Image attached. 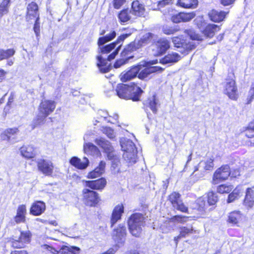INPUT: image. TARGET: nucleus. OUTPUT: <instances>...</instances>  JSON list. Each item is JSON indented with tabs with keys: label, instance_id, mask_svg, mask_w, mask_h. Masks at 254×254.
Listing matches in <instances>:
<instances>
[{
	"label": "nucleus",
	"instance_id": "nucleus-13",
	"mask_svg": "<svg viewBox=\"0 0 254 254\" xmlns=\"http://www.w3.org/2000/svg\"><path fill=\"white\" fill-rule=\"evenodd\" d=\"M38 170L46 176H51L53 173L54 166L53 163L48 160L40 159L37 160Z\"/></svg>",
	"mask_w": 254,
	"mask_h": 254
},
{
	"label": "nucleus",
	"instance_id": "nucleus-20",
	"mask_svg": "<svg viewBox=\"0 0 254 254\" xmlns=\"http://www.w3.org/2000/svg\"><path fill=\"white\" fill-rule=\"evenodd\" d=\"M107 184L106 180L101 178L95 181H88L86 182V186L93 190H103Z\"/></svg>",
	"mask_w": 254,
	"mask_h": 254
},
{
	"label": "nucleus",
	"instance_id": "nucleus-61",
	"mask_svg": "<svg viewBox=\"0 0 254 254\" xmlns=\"http://www.w3.org/2000/svg\"><path fill=\"white\" fill-rule=\"evenodd\" d=\"M197 203L199 206L200 209H203L206 206V202L203 197H199L197 200Z\"/></svg>",
	"mask_w": 254,
	"mask_h": 254
},
{
	"label": "nucleus",
	"instance_id": "nucleus-2",
	"mask_svg": "<svg viewBox=\"0 0 254 254\" xmlns=\"http://www.w3.org/2000/svg\"><path fill=\"white\" fill-rule=\"evenodd\" d=\"M124 159L129 164L132 165L136 162L137 149L134 143L127 138H122L120 141Z\"/></svg>",
	"mask_w": 254,
	"mask_h": 254
},
{
	"label": "nucleus",
	"instance_id": "nucleus-41",
	"mask_svg": "<svg viewBox=\"0 0 254 254\" xmlns=\"http://www.w3.org/2000/svg\"><path fill=\"white\" fill-rule=\"evenodd\" d=\"M140 47V45L138 43H136L135 41L134 42L131 43L129 45H128L126 48H125L124 50L122 52V56H127L129 53H131L137 49H138Z\"/></svg>",
	"mask_w": 254,
	"mask_h": 254
},
{
	"label": "nucleus",
	"instance_id": "nucleus-31",
	"mask_svg": "<svg viewBox=\"0 0 254 254\" xmlns=\"http://www.w3.org/2000/svg\"><path fill=\"white\" fill-rule=\"evenodd\" d=\"M195 232V231L193 230L192 227H183L180 228V234L174 238V241L176 242V245L181 238H185Z\"/></svg>",
	"mask_w": 254,
	"mask_h": 254
},
{
	"label": "nucleus",
	"instance_id": "nucleus-47",
	"mask_svg": "<svg viewBox=\"0 0 254 254\" xmlns=\"http://www.w3.org/2000/svg\"><path fill=\"white\" fill-rule=\"evenodd\" d=\"M99 46V53L101 54L109 53L112 50L116 47V43H112L105 46Z\"/></svg>",
	"mask_w": 254,
	"mask_h": 254
},
{
	"label": "nucleus",
	"instance_id": "nucleus-33",
	"mask_svg": "<svg viewBox=\"0 0 254 254\" xmlns=\"http://www.w3.org/2000/svg\"><path fill=\"white\" fill-rule=\"evenodd\" d=\"M83 150L85 153L92 156H98L100 154L98 148L91 143H85Z\"/></svg>",
	"mask_w": 254,
	"mask_h": 254
},
{
	"label": "nucleus",
	"instance_id": "nucleus-64",
	"mask_svg": "<svg viewBox=\"0 0 254 254\" xmlns=\"http://www.w3.org/2000/svg\"><path fill=\"white\" fill-rule=\"evenodd\" d=\"M250 94H251V97L248 101V104L251 103L253 99L254 98V85L250 91Z\"/></svg>",
	"mask_w": 254,
	"mask_h": 254
},
{
	"label": "nucleus",
	"instance_id": "nucleus-26",
	"mask_svg": "<svg viewBox=\"0 0 254 254\" xmlns=\"http://www.w3.org/2000/svg\"><path fill=\"white\" fill-rule=\"evenodd\" d=\"M105 166V162L103 161H101L98 167H97L94 170L88 173L87 176L88 178L95 179L100 177L104 173Z\"/></svg>",
	"mask_w": 254,
	"mask_h": 254
},
{
	"label": "nucleus",
	"instance_id": "nucleus-59",
	"mask_svg": "<svg viewBox=\"0 0 254 254\" xmlns=\"http://www.w3.org/2000/svg\"><path fill=\"white\" fill-rule=\"evenodd\" d=\"M33 29L35 34L37 36H38L40 33L39 17H37V19H36Z\"/></svg>",
	"mask_w": 254,
	"mask_h": 254
},
{
	"label": "nucleus",
	"instance_id": "nucleus-44",
	"mask_svg": "<svg viewBox=\"0 0 254 254\" xmlns=\"http://www.w3.org/2000/svg\"><path fill=\"white\" fill-rule=\"evenodd\" d=\"M47 117V116H45L39 113V114H38L33 121L32 124H31L32 129H34L36 127L44 124Z\"/></svg>",
	"mask_w": 254,
	"mask_h": 254
},
{
	"label": "nucleus",
	"instance_id": "nucleus-10",
	"mask_svg": "<svg viewBox=\"0 0 254 254\" xmlns=\"http://www.w3.org/2000/svg\"><path fill=\"white\" fill-rule=\"evenodd\" d=\"M224 92L229 98L232 100H236L238 98L237 87L235 81L233 79H228L224 86Z\"/></svg>",
	"mask_w": 254,
	"mask_h": 254
},
{
	"label": "nucleus",
	"instance_id": "nucleus-34",
	"mask_svg": "<svg viewBox=\"0 0 254 254\" xmlns=\"http://www.w3.org/2000/svg\"><path fill=\"white\" fill-rule=\"evenodd\" d=\"M97 65L101 72L106 73L110 70V67L106 59H103L101 55H99L97 56Z\"/></svg>",
	"mask_w": 254,
	"mask_h": 254
},
{
	"label": "nucleus",
	"instance_id": "nucleus-14",
	"mask_svg": "<svg viewBox=\"0 0 254 254\" xmlns=\"http://www.w3.org/2000/svg\"><path fill=\"white\" fill-rule=\"evenodd\" d=\"M168 199L174 208L183 212L187 211L188 207L184 205L180 199V194L179 193L176 192H172L169 196Z\"/></svg>",
	"mask_w": 254,
	"mask_h": 254
},
{
	"label": "nucleus",
	"instance_id": "nucleus-42",
	"mask_svg": "<svg viewBox=\"0 0 254 254\" xmlns=\"http://www.w3.org/2000/svg\"><path fill=\"white\" fill-rule=\"evenodd\" d=\"M145 105L149 107V108L151 110V111L154 113H156L157 111V101L155 98V96H153L151 98H149L148 100L145 101Z\"/></svg>",
	"mask_w": 254,
	"mask_h": 254
},
{
	"label": "nucleus",
	"instance_id": "nucleus-43",
	"mask_svg": "<svg viewBox=\"0 0 254 254\" xmlns=\"http://www.w3.org/2000/svg\"><path fill=\"white\" fill-rule=\"evenodd\" d=\"M116 36V33L115 31H112L110 34L105 36L100 37L98 39V45L99 46L103 45L106 43L113 40Z\"/></svg>",
	"mask_w": 254,
	"mask_h": 254
},
{
	"label": "nucleus",
	"instance_id": "nucleus-4",
	"mask_svg": "<svg viewBox=\"0 0 254 254\" xmlns=\"http://www.w3.org/2000/svg\"><path fill=\"white\" fill-rule=\"evenodd\" d=\"M157 63V60L149 62H142L136 65L138 68V77L140 79L146 78L150 74L159 71H162L164 68L158 66H151Z\"/></svg>",
	"mask_w": 254,
	"mask_h": 254
},
{
	"label": "nucleus",
	"instance_id": "nucleus-37",
	"mask_svg": "<svg viewBox=\"0 0 254 254\" xmlns=\"http://www.w3.org/2000/svg\"><path fill=\"white\" fill-rule=\"evenodd\" d=\"M197 4V0H178L177 2V5L186 8H194Z\"/></svg>",
	"mask_w": 254,
	"mask_h": 254
},
{
	"label": "nucleus",
	"instance_id": "nucleus-39",
	"mask_svg": "<svg viewBox=\"0 0 254 254\" xmlns=\"http://www.w3.org/2000/svg\"><path fill=\"white\" fill-rule=\"evenodd\" d=\"M18 132L17 128H10L5 129L0 135L1 138L3 140L9 141L11 136L16 134Z\"/></svg>",
	"mask_w": 254,
	"mask_h": 254
},
{
	"label": "nucleus",
	"instance_id": "nucleus-7",
	"mask_svg": "<svg viewBox=\"0 0 254 254\" xmlns=\"http://www.w3.org/2000/svg\"><path fill=\"white\" fill-rule=\"evenodd\" d=\"M31 234L29 231H21L20 235L18 239H12L11 244L14 248H22L30 242Z\"/></svg>",
	"mask_w": 254,
	"mask_h": 254
},
{
	"label": "nucleus",
	"instance_id": "nucleus-54",
	"mask_svg": "<svg viewBox=\"0 0 254 254\" xmlns=\"http://www.w3.org/2000/svg\"><path fill=\"white\" fill-rule=\"evenodd\" d=\"M233 187L232 186L221 185L217 188V191L220 193H228L233 189Z\"/></svg>",
	"mask_w": 254,
	"mask_h": 254
},
{
	"label": "nucleus",
	"instance_id": "nucleus-8",
	"mask_svg": "<svg viewBox=\"0 0 254 254\" xmlns=\"http://www.w3.org/2000/svg\"><path fill=\"white\" fill-rule=\"evenodd\" d=\"M44 248L53 254H78L80 251L79 248L70 246H63L59 250L48 245H45Z\"/></svg>",
	"mask_w": 254,
	"mask_h": 254
},
{
	"label": "nucleus",
	"instance_id": "nucleus-27",
	"mask_svg": "<svg viewBox=\"0 0 254 254\" xmlns=\"http://www.w3.org/2000/svg\"><path fill=\"white\" fill-rule=\"evenodd\" d=\"M70 164L79 169H84L88 165L89 161L86 157H84L81 161L76 157H73L70 160Z\"/></svg>",
	"mask_w": 254,
	"mask_h": 254
},
{
	"label": "nucleus",
	"instance_id": "nucleus-17",
	"mask_svg": "<svg viewBox=\"0 0 254 254\" xmlns=\"http://www.w3.org/2000/svg\"><path fill=\"white\" fill-rule=\"evenodd\" d=\"M131 13L132 15L138 17H145L146 14L145 7L138 0H134L132 2Z\"/></svg>",
	"mask_w": 254,
	"mask_h": 254
},
{
	"label": "nucleus",
	"instance_id": "nucleus-51",
	"mask_svg": "<svg viewBox=\"0 0 254 254\" xmlns=\"http://www.w3.org/2000/svg\"><path fill=\"white\" fill-rule=\"evenodd\" d=\"M194 21L199 29H203L207 26V23L202 16L197 17Z\"/></svg>",
	"mask_w": 254,
	"mask_h": 254
},
{
	"label": "nucleus",
	"instance_id": "nucleus-16",
	"mask_svg": "<svg viewBox=\"0 0 254 254\" xmlns=\"http://www.w3.org/2000/svg\"><path fill=\"white\" fill-rule=\"evenodd\" d=\"M138 70L136 65L132 66L128 71L122 72L120 75L121 80L122 82H127L132 79L136 77Z\"/></svg>",
	"mask_w": 254,
	"mask_h": 254
},
{
	"label": "nucleus",
	"instance_id": "nucleus-32",
	"mask_svg": "<svg viewBox=\"0 0 254 254\" xmlns=\"http://www.w3.org/2000/svg\"><path fill=\"white\" fill-rule=\"evenodd\" d=\"M21 155L27 159L32 158L35 156L34 148L31 146H23L20 149Z\"/></svg>",
	"mask_w": 254,
	"mask_h": 254
},
{
	"label": "nucleus",
	"instance_id": "nucleus-9",
	"mask_svg": "<svg viewBox=\"0 0 254 254\" xmlns=\"http://www.w3.org/2000/svg\"><path fill=\"white\" fill-rule=\"evenodd\" d=\"M83 199L85 204L89 206H95L99 201L98 194L87 189L83 190Z\"/></svg>",
	"mask_w": 254,
	"mask_h": 254
},
{
	"label": "nucleus",
	"instance_id": "nucleus-29",
	"mask_svg": "<svg viewBox=\"0 0 254 254\" xmlns=\"http://www.w3.org/2000/svg\"><path fill=\"white\" fill-rule=\"evenodd\" d=\"M181 59L180 56L176 53H172L166 55L164 58L160 60V63L165 64L176 63Z\"/></svg>",
	"mask_w": 254,
	"mask_h": 254
},
{
	"label": "nucleus",
	"instance_id": "nucleus-62",
	"mask_svg": "<svg viewBox=\"0 0 254 254\" xmlns=\"http://www.w3.org/2000/svg\"><path fill=\"white\" fill-rule=\"evenodd\" d=\"M121 45H120L117 48V49L115 50V51L113 53H112L111 54H110L108 57V60L109 61H111L113 59H114L116 56L117 55V54L118 53L120 49V48H121Z\"/></svg>",
	"mask_w": 254,
	"mask_h": 254
},
{
	"label": "nucleus",
	"instance_id": "nucleus-3",
	"mask_svg": "<svg viewBox=\"0 0 254 254\" xmlns=\"http://www.w3.org/2000/svg\"><path fill=\"white\" fill-rule=\"evenodd\" d=\"M144 217L142 214L135 213L131 215L128 220L130 233L135 237H139L144 226Z\"/></svg>",
	"mask_w": 254,
	"mask_h": 254
},
{
	"label": "nucleus",
	"instance_id": "nucleus-56",
	"mask_svg": "<svg viewBox=\"0 0 254 254\" xmlns=\"http://www.w3.org/2000/svg\"><path fill=\"white\" fill-rule=\"evenodd\" d=\"M195 16L194 12L184 13L182 12V22H188L191 20Z\"/></svg>",
	"mask_w": 254,
	"mask_h": 254
},
{
	"label": "nucleus",
	"instance_id": "nucleus-30",
	"mask_svg": "<svg viewBox=\"0 0 254 254\" xmlns=\"http://www.w3.org/2000/svg\"><path fill=\"white\" fill-rule=\"evenodd\" d=\"M227 13L222 11L212 10L209 13L210 19L215 22H220L225 18Z\"/></svg>",
	"mask_w": 254,
	"mask_h": 254
},
{
	"label": "nucleus",
	"instance_id": "nucleus-23",
	"mask_svg": "<svg viewBox=\"0 0 254 254\" xmlns=\"http://www.w3.org/2000/svg\"><path fill=\"white\" fill-rule=\"evenodd\" d=\"M214 167L213 159L212 158H206L199 163L198 167H195L193 173L199 169L201 171H211Z\"/></svg>",
	"mask_w": 254,
	"mask_h": 254
},
{
	"label": "nucleus",
	"instance_id": "nucleus-25",
	"mask_svg": "<svg viewBox=\"0 0 254 254\" xmlns=\"http://www.w3.org/2000/svg\"><path fill=\"white\" fill-rule=\"evenodd\" d=\"M27 214L26 207L25 205H19L17 209L16 215L14 217V221L16 223H24L26 219Z\"/></svg>",
	"mask_w": 254,
	"mask_h": 254
},
{
	"label": "nucleus",
	"instance_id": "nucleus-60",
	"mask_svg": "<svg viewBox=\"0 0 254 254\" xmlns=\"http://www.w3.org/2000/svg\"><path fill=\"white\" fill-rule=\"evenodd\" d=\"M126 2V0H113V3L115 8H120Z\"/></svg>",
	"mask_w": 254,
	"mask_h": 254
},
{
	"label": "nucleus",
	"instance_id": "nucleus-52",
	"mask_svg": "<svg viewBox=\"0 0 254 254\" xmlns=\"http://www.w3.org/2000/svg\"><path fill=\"white\" fill-rule=\"evenodd\" d=\"M185 32L189 36L191 40L201 41L202 39L200 36L196 34L192 30H186Z\"/></svg>",
	"mask_w": 254,
	"mask_h": 254
},
{
	"label": "nucleus",
	"instance_id": "nucleus-50",
	"mask_svg": "<svg viewBox=\"0 0 254 254\" xmlns=\"http://www.w3.org/2000/svg\"><path fill=\"white\" fill-rule=\"evenodd\" d=\"M179 27L178 26H163L162 28L163 32L166 35H171L179 31Z\"/></svg>",
	"mask_w": 254,
	"mask_h": 254
},
{
	"label": "nucleus",
	"instance_id": "nucleus-28",
	"mask_svg": "<svg viewBox=\"0 0 254 254\" xmlns=\"http://www.w3.org/2000/svg\"><path fill=\"white\" fill-rule=\"evenodd\" d=\"M244 204L249 208H251L254 205V191L251 188H248L247 190Z\"/></svg>",
	"mask_w": 254,
	"mask_h": 254
},
{
	"label": "nucleus",
	"instance_id": "nucleus-6",
	"mask_svg": "<svg viewBox=\"0 0 254 254\" xmlns=\"http://www.w3.org/2000/svg\"><path fill=\"white\" fill-rule=\"evenodd\" d=\"M97 117L95 121H93V124L97 125L98 123H110L114 124L119 119V116L117 114L114 113L112 115H109V113L103 110H98L97 112Z\"/></svg>",
	"mask_w": 254,
	"mask_h": 254
},
{
	"label": "nucleus",
	"instance_id": "nucleus-12",
	"mask_svg": "<svg viewBox=\"0 0 254 254\" xmlns=\"http://www.w3.org/2000/svg\"><path fill=\"white\" fill-rule=\"evenodd\" d=\"M230 175V167L225 165L216 170L213 175V183L216 184L219 181L226 180Z\"/></svg>",
	"mask_w": 254,
	"mask_h": 254
},
{
	"label": "nucleus",
	"instance_id": "nucleus-58",
	"mask_svg": "<svg viewBox=\"0 0 254 254\" xmlns=\"http://www.w3.org/2000/svg\"><path fill=\"white\" fill-rule=\"evenodd\" d=\"M131 58V57L129 56L127 57L125 59H121L117 60L114 64V67L116 68L120 67L121 66L125 64L127 62L128 60L130 59Z\"/></svg>",
	"mask_w": 254,
	"mask_h": 254
},
{
	"label": "nucleus",
	"instance_id": "nucleus-21",
	"mask_svg": "<svg viewBox=\"0 0 254 254\" xmlns=\"http://www.w3.org/2000/svg\"><path fill=\"white\" fill-rule=\"evenodd\" d=\"M45 209V203L41 201H37L32 204L30 208V213L35 216H39L43 213Z\"/></svg>",
	"mask_w": 254,
	"mask_h": 254
},
{
	"label": "nucleus",
	"instance_id": "nucleus-53",
	"mask_svg": "<svg viewBox=\"0 0 254 254\" xmlns=\"http://www.w3.org/2000/svg\"><path fill=\"white\" fill-rule=\"evenodd\" d=\"M101 131L106 134L109 138H113L115 137V133L114 130L109 127H102Z\"/></svg>",
	"mask_w": 254,
	"mask_h": 254
},
{
	"label": "nucleus",
	"instance_id": "nucleus-1",
	"mask_svg": "<svg viewBox=\"0 0 254 254\" xmlns=\"http://www.w3.org/2000/svg\"><path fill=\"white\" fill-rule=\"evenodd\" d=\"M142 89L134 83L130 85L124 84H119L116 88L117 95L120 98L124 99H131L133 101H138Z\"/></svg>",
	"mask_w": 254,
	"mask_h": 254
},
{
	"label": "nucleus",
	"instance_id": "nucleus-22",
	"mask_svg": "<svg viewBox=\"0 0 254 254\" xmlns=\"http://www.w3.org/2000/svg\"><path fill=\"white\" fill-rule=\"evenodd\" d=\"M124 207L122 204H119L115 206L113 209L111 219L112 226L121 218L122 214L124 213Z\"/></svg>",
	"mask_w": 254,
	"mask_h": 254
},
{
	"label": "nucleus",
	"instance_id": "nucleus-38",
	"mask_svg": "<svg viewBox=\"0 0 254 254\" xmlns=\"http://www.w3.org/2000/svg\"><path fill=\"white\" fill-rule=\"evenodd\" d=\"M95 143L102 147L105 152L107 151H111L113 150V148L112 146L110 144V143L103 138H97L95 140Z\"/></svg>",
	"mask_w": 254,
	"mask_h": 254
},
{
	"label": "nucleus",
	"instance_id": "nucleus-63",
	"mask_svg": "<svg viewBox=\"0 0 254 254\" xmlns=\"http://www.w3.org/2000/svg\"><path fill=\"white\" fill-rule=\"evenodd\" d=\"M130 35V34H123L121 35L117 39L116 43V45L118 44H120L121 42L123 41L126 38L128 37Z\"/></svg>",
	"mask_w": 254,
	"mask_h": 254
},
{
	"label": "nucleus",
	"instance_id": "nucleus-18",
	"mask_svg": "<svg viewBox=\"0 0 254 254\" xmlns=\"http://www.w3.org/2000/svg\"><path fill=\"white\" fill-rule=\"evenodd\" d=\"M126 235V227L121 225H120L113 232V238L118 243L122 244L124 243Z\"/></svg>",
	"mask_w": 254,
	"mask_h": 254
},
{
	"label": "nucleus",
	"instance_id": "nucleus-35",
	"mask_svg": "<svg viewBox=\"0 0 254 254\" xmlns=\"http://www.w3.org/2000/svg\"><path fill=\"white\" fill-rule=\"evenodd\" d=\"M131 10L126 9L121 11L119 13L118 17L121 23H126L131 20Z\"/></svg>",
	"mask_w": 254,
	"mask_h": 254
},
{
	"label": "nucleus",
	"instance_id": "nucleus-46",
	"mask_svg": "<svg viewBox=\"0 0 254 254\" xmlns=\"http://www.w3.org/2000/svg\"><path fill=\"white\" fill-rule=\"evenodd\" d=\"M15 53L13 49H9L6 50H0V61L8 59L14 55Z\"/></svg>",
	"mask_w": 254,
	"mask_h": 254
},
{
	"label": "nucleus",
	"instance_id": "nucleus-5",
	"mask_svg": "<svg viewBox=\"0 0 254 254\" xmlns=\"http://www.w3.org/2000/svg\"><path fill=\"white\" fill-rule=\"evenodd\" d=\"M171 0H163L158 3V8L165 15L168 16L173 23H178L182 22V12L177 13L170 7Z\"/></svg>",
	"mask_w": 254,
	"mask_h": 254
},
{
	"label": "nucleus",
	"instance_id": "nucleus-36",
	"mask_svg": "<svg viewBox=\"0 0 254 254\" xmlns=\"http://www.w3.org/2000/svg\"><path fill=\"white\" fill-rule=\"evenodd\" d=\"M219 27L215 24H208L203 30V34L207 37H212L216 31L219 30Z\"/></svg>",
	"mask_w": 254,
	"mask_h": 254
},
{
	"label": "nucleus",
	"instance_id": "nucleus-15",
	"mask_svg": "<svg viewBox=\"0 0 254 254\" xmlns=\"http://www.w3.org/2000/svg\"><path fill=\"white\" fill-rule=\"evenodd\" d=\"M55 108L56 103L54 101L44 100L40 104L39 111L41 114L48 116L54 111Z\"/></svg>",
	"mask_w": 254,
	"mask_h": 254
},
{
	"label": "nucleus",
	"instance_id": "nucleus-19",
	"mask_svg": "<svg viewBox=\"0 0 254 254\" xmlns=\"http://www.w3.org/2000/svg\"><path fill=\"white\" fill-rule=\"evenodd\" d=\"M37 17H39L38 6L35 2H32L28 5L27 7L26 19L29 21L34 18L37 19Z\"/></svg>",
	"mask_w": 254,
	"mask_h": 254
},
{
	"label": "nucleus",
	"instance_id": "nucleus-57",
	"mask_svg": "<svg viewBox=\"0 0 254 254\" xmlns=\"http://www.w3.org/2000/svg\"><path fill=\"white\" fill-rule=\"evenodd\" d=\"M172 42L176 47L181 48L184 46V40L180 37H175L172 39Z\"/></svg>",
	"mask_w": 254,
	"mask_h": 254
},
{
	"label": "nucleus",
	"instance_id": "nucleus-55",
	"mask_svg": "<svg viewBox=\"0 0 254 254\" xmlns=\"http://www.w3.org/2000/svg\"><path fill=\"white\" fill-rule=\"evenodd\" d=\"M195 47V44L193 42H189L188 43L184 42V46L182 47L184 49H185V51L183 52L181 51L183 53L185 54H187L189 52L194 49Z\"/></svg>",
	"mask_w": 254,
	"mask_h": 254
},
{
	"label": "nucleus",
	"instance_id": "nucleus-24",
	"mask_svg": "<svg viewBox=\"0 0 254 254\" xmlns=\"http://www.w3.org/2000/svg\"><path fill=\"white\" fill-rule=\"evenodd\" d=\"M243 215L240 211H233L228 215L227 222L231 226H239V222L242 219Z\"/></svg>",
	"mask_w": 254,
	"mask_h": 254
},
{
	"label": "nucleus",
	"instance_id": "nucleus-45",
	"mask_svg": "<svg viewBox=\"0 0 254 254\" xmlns=\"http://www.w3.org/2000/svg\"><path fill=\"white\" fill-rule=\"evenodd\" d=\"M10 0H3L0 4V17L8 12Z\"/></svg>",
	"mask_w": 254,
	"mask_h": 254
},
{
	"label": "nucleus",
	"instance_id": "nucleus-49",
	"mask_svg": "<svg viewBox=\"0 0 254 254\" xmlns=\"http://www.w3.org/2000/svg\"><path fill=\"white\" fill-rule=\"evenodd\" d=\"M154 36V34L150 33H147L142 36L141 40L138 42L141 46L143 44H146L151 42Z\"/></svg>",
	"mask_w": 254,
	"mask_h": 254
},
{
	"label": "nucleus",
	"instance_id": "nucleus-11",
	"mask_svg": "<svg viewBox=\"0 0 254 254\" xmlns=\"http://www.w3.org/2000/svg\"><path fill=\"white\" fill-rule=\"evenodd\" d=\"M169 41L165 39H160L152 45L153 55L155 56L164 54L169 48Z\"/></svg>",
	"mask_w": 254,
	"mask_h": 254
},
{
	"label": "nucleus",
	"instance_id": "nucleus-40",
	"mask_svg": "<svg viewBox=\"0 0 254 254\" xmlns=\"http://www.w3.org/2000/svg\"><path fill=\"white\" fill-rule=\"evenodd\" d=\"M243 189L242 186H238L236 187L233 192L228 196L227 202L230 203L238 198L240 194H242Z\"/></svg>",
	"mask_w": 254,
	"mask_h": 254
},
{
	"label": "nucleus",
	"instance_id": "nucleus-48",
	"mask_svg": "<svg viewBox=\"0 0 254 254\" xmlns=\"http://www.w3.org/2000/svg\"><path fill=\"white\" fill-rule=\"evenodd\" d=\"M218 201L217 194L213 191H209L207 193V203L209 205H213Z\"/></svg>",
	"mask_w": 254,
	"mask_h": 254
}]
</instances>
